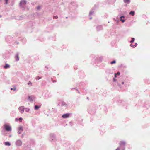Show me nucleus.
<instances>
[{"instance_id": "nucleus-1", "label": "nucleus", "mask_w": 150, "mask_h": 150, "mask_svg": "<svg viewBox=\"0 0 150 150\" xmlns=\"http://www.w3.org/2000/svg\"><path fill=\"white\" fill-rule=\"evenodd\" d=\"M4 128L7 131H10L11 130V127L8 125L5 124L4 125Z\"/></svg>"}, {"instance_id": "nucleus-2", "label": "nucleus", "mask_w": 150, "mask_h": 150, "mask_svg": "<svg viewBox=\"0 0 150 150\" xmlns=\"http://www.w3.org/2000/svg\"><path fill=\"white\" fill-rule=\"evenodd\" d=\"M20 112L21 113H23L24 111V108L23 107H20L19 108Z\"/></svg>"}, {"instance_id": "nucleus-3", "label": "nucleus", "mask_w": 150, "mask_h": 150, "mask_svg": "<svg viewBox=\"0 0 150 150\" xmlns=\"http://www.w3.org/2000/svg\"><path fill=\"white\" fill-rule=\"evenodd\" d=\"M69 113L64 114L62 115V117L63 118H67L69 117Z\"/></svg>"}, {"instance_id": "nucleus-4", "label": "nucleus", "mask_w": 150, "mask_h": 150, "mask_svg": "<svg viewBox=\"0 0 150 150\" xmlns=\"http://www.w3.org/2000/svg\"><path fill=\"white\" fill-rule=\"evenodd\" d=\"M16 143L18 146H21L22 144L21 142L19 140L17 141L16 142Z\"/></svg>"}, {"instance_id": "nucleus-5", "label": "nucleus", "mask_w": 150, "mask_h": 150, "mask_svg": "<svg viewBox=\"0 0 150 150\" xmlns=\"http://www.w3.org/2000/svg\"><path fill=\"white\" fill-rule=\"evenodd\" d=\"M125 142L123 141H121L120 143V146H125Z\"/></svg>"}, {"instance_id": "nucleus-6", "label": "nucleus", "mask_w": 150, "mask_h": 150, "mask_svg": "<svg viewBox=\"0 0 150 150\" xmlns=\"http://www.w3.org/2000/svg\"><path fill=\"white\" fill-rule=\"evenodd\" d=\"M26 3V2L25 0H22L21 1L20 3V4L21 5H24Z\"/></svg>"}, {"instance_id": "nucleus-7", "label": "nucleus", "mask_w": 150, "mask_h": 150, "mask_svg": "<svg viewBox=\"0 0 150 150\" xmlns=\"http://www.w3.org/2000/svg\"><path fill=\"white\" fill-rule=\"evenodd\" d=\"M28 99L30 101H32L33 100V96H31L28 97Z\"/></svg>"}, {"instance_id": "nucleus-8", "label": "nucleus", "mask_w": 150, "mask_h": 150, "mask_svg": "<svg viewBox=\"0 0 150 150\" xmlns=\"http://www.w3.org/2000/svg\"><path fill=\"white\" fill-rule=\"evenodd\" d=\"M102 29V26L101 25L98 26L97 27V31H99Z\"/></svg>"}, {"instance_id": "nucleus-9", "label": "nucleus", "mask_w": 150, "mask_h": 150, "mask_svg": "<svg viewBox=\"0 0 150 150\" xmlns=\"http://www.w3.org/2000/svg\"><path fill=\"white\" fill-rule=\"evenodd\" d=\"M124 16H122L120 17V20L122 21V22H124L125 20L124 19Z\"/></svg>"}, {"instance_id": "nucleus-10", "label": "nucleus", "mask_w": 150, "mask_h": 150, "mask_svg": "<svg viewBox=\"0 0 150 150\" xmlns=\"http://www.w3.org/2000/svg\"><path fill=\"white\" fill-rule=\"evenodd\" d=\"M16 61H18L19 60V56L18 54H17L16 56Z\"/></svg>"}, {"instance_id": "nucleus-11", "label": "nucleus", "mask_w": 150, "mask_h": 150, "mask_svg": "<svg viewBox=\"0 0 150 150\" xmlns=\"http://www.w3.org/2000/svg\"><path fill=\"white\" fill-rule=\"evenodd\" d=\"M135 12L134 11H131L129 13V14L132 15V16H133L134 15Z\"/></svg>"}, {"instance_id": "nucleus-12", "label": "nucleus", "mask_w": 150, "mask_h": 150, "mask_svg": "<svg viewBox=\"0 0 150 150\" xmlns=\"http://www.w3.org/2000/svg\"><path fill=\"white\" fill-rule=\"evenodd\" d=\"M23 128V127L22 126H20L19 127V131H18L19 133V134L21 133V132H20V130L22 131Z\"/></svg>"}, {"instance_id": "nucleus-13", "label": "nucleus", "mask_w": 150, "mask_h": 150, "mask_svg": "<svg viewBox=\"0 0 150 150\" xmlns=\"http://www.w3.org/2000/svg\"><path fill=\"white\" fill-rule=\"evenodd\" d=\"M10 66L8 64H6L5 66H4V67L5 69H6L8 68Z\"/></svg>"}, {"instance_id": "nucleus-14", "label": "nucleus", "mask_w": 150, "mask_h": 150, "mask_svg": "<svg viewBox=\"0 0 150 150\" xmlns=\"http://www.w3.org/2000/svg\"><path fill=\"white\" fill-rule=\"evenodd\" d=\"M5 144L6 145L9 146L10 145V144L8 142H6L5 143Z\"/></svg>"}, {"instance_id": "nucleus-15", "label": "nucleus", "mask_w": 150, "mask_h": 150, "mask_svg": "<svg viewBox=\"0 0 150 150\" xmlns=\"http://www.w3.org/2000/svg\"><path fill=\"white\" fill-rule=\"evenodd\" d=\"M125 2L129 3L130 2V0H123Z\"/></svg>"}, {"instance_id": "nucleus-16", "label": "nucleus", "mask_w": 150, "mask_h": 150, "mask_svg": "<svg viewBox=\"0 0 150 150\" xmlns=\"http://www.w3.org/2000/svg\"><path fill=\"white\" fill-rule=\"evenodd\" d=\"M22 120V118L21 117H20L19 119H18L17 118H16V121H17L18 120L20 121L21 122Z\"/></svg>"}, {"instance_id": "nucleus-17", "label": "nucleus", "mask_w": 150, "mask_h": 150, "mask_svg": "<svg viewBox=\"0 0 150 150\" xmlns=\"http://www.w3.org/2000/svg\"><path fill=\"white\" fill-rule=\"evenodd\" d=\"M39 107L37 105H35V110H38L39 109Z\"/></svg>"}, {"instance_id": "nucleus-18", "label": "nucleus", "mask_w": 150, "mask_h": 150, "mask_svg": "<svg viewBox=\"0 0 150 150\" xmlns=\"http://www.w3.org/2000/svg\"><path fill=\"white\" fill-rule=\"evenodd\" d=\"M120 72H118L117 74H116L115 73V77H116V75H120Z\"/></svg>"}, {"instance_id": "nucleus-19", "label": "nucleus", "mask_w": 150, "mask_h": 150, "mask_svg": "<svg viewBox=\"0 0 150 150\" xmlns=\"http://www.w3.org/2000/svg\"><path fill=\"white\" fill-rule=\"evenodd\" d=\"M134 40H135V39L134 38H132V40L131 41V42H130L131 43H132V42H134Z\"/></svg>"}, {"instance_id": "nucleus-20", "label": "nucleus", "mask_w": 150, "mask_h": 150, "mask_svg": "<svg viewBox=\"0 0 150 150\" xmlns=\"http://www.w3.org/2000/svg\"><path fill=\"white\" fill-rule=\"evenodd\" d=\"M137 45V43L135 44V45L133 46L132 44H131L130 45L131 46L133 47H135L136 45Z\"/></svg>"}, {"instance_id": "nucleus-21", "label": "nucleus", "mask_w": 150, "mask_h": 150, "mask_svg": "<svg viewBox=\"0 0 150 150\" xmlns=\"http://www.w3.org/2000/svg\"><path fill=\"white\" fill-rule=\"evenodd\" d=\"M58 18V16H54L53 17V19H57Z\"/></svg>"}, {"instance_id": "nucleus-22", "label": "nucleus", "mask_w": 150, "mask_h": 150, "mask_svg": "<svg viewBox=\"0 0 150 150\" xmlns=\"http://www.w3.org/2000/svg\"><path fill=\"white\" fill-rule=\"evenodd\" d=\"M28 85H30L31 86H32V83L30 81H29L28 83Z\"/></svg>"}, {"instance_id": "nucleus-23", "label": "nucleus", "mask_w": 150, "mask_h": 150, "mask_svg": "<svg viewBox=\"0 0 150 150\" xmlns=\"http://www.w3.org/2000/svg\"><path fill=\"white\" fill-rule=\"evenodd\" d=\"M116 63V61L115 60L111 62V64H115Z\"/></svg>"}, {"instance_id": "nucleus-24", "label": "nucleus", "mask_w": 150, "mask_h": 150, "mask_svg": "<svg viewBox=\"0 0 150 150\" xmlns=\"http://www.w3.org/2000/svg\"><path fill=\"white\" fill-rule=\"evenodd\" d=\"M11 90H13L15 91V90H16V87H14L13 88H11Z\"/></svg>"}, {"instance_id": "nucleus-25", "label": "nucleus", "mask_w": 150, "mask_h": 150, "mask_svg": "<svg viewBox=\"0 0 150 150\" xmlns=\"http://www.w3.org/2000/svg\"><path fill=\"white\" fill-rule=\"evenodd\" d=\"M6 1V4H7L8 3V0H5Z\"/></svg>"}, {"instance_id": "nucleus-26", "label": "nucleus", "mask_w": 150, "mask_h": 150, "mask_svg": "<svg viewBox=\"0 0 150 150\" xmlns=\"http://www.w3.org/2000/svg\"><path fill=\"white\" fill-rule=\"evenodd\" d=\"M40 6H38V7H37V9H40Z\"/></svg>"}, {"instance_id": "nucleus-27", "label": "nucleus", "mask_w": 150, "mask_h": 150, "mask_svg": "<svg viewBox=\"0 0 150 150\" xmlns=\"http://www.w3.org/2000/svg\"><path fill=\"white\" fill-rule=\"evenodd\" d=\"M116 150H120V149L119 148H118Z\"/></svg>"}, {"instance_id": "nucleus-28", "label": "nucleus", "mask_w": 150, "mask_h": 150, "mask_svg": "<svg viewBox=\"0 0 150 150\" xmlns=\"http://www.w3.org/2000/svg\"><path fill=\"white\" fill-rule=\"evenodd\" d=\"M113 80L114 81H116V79H115V78H113Z\"/></svg>"}, {"instance_id": "nucleus-29", "label": "nucleus", "mask_w": 150, "mask_h": 150, "mask_svg": "<svg viewBox=\"0 0 150 150\" xmlns=\"http://www.w3.org/2000/svg\"><path fill=\"white\" fill-rule=\"evenodd\" d=\"M122 84H124V82H122Z\"/></svg>"}, {"instance_id": "nucleus-30", "label": "nucleus", "mask_w": 150, "mask_h": 150, "mask_svg": "<svg viewBox=\"0 0 150 150\" xmlns=\"http://www.w3.org/2000/svg\"><path fill=\"white\" fill-rule=\"evenodd\" d=\"M123 150H125V149H124Z\"/></svg>"}]
</instances>
